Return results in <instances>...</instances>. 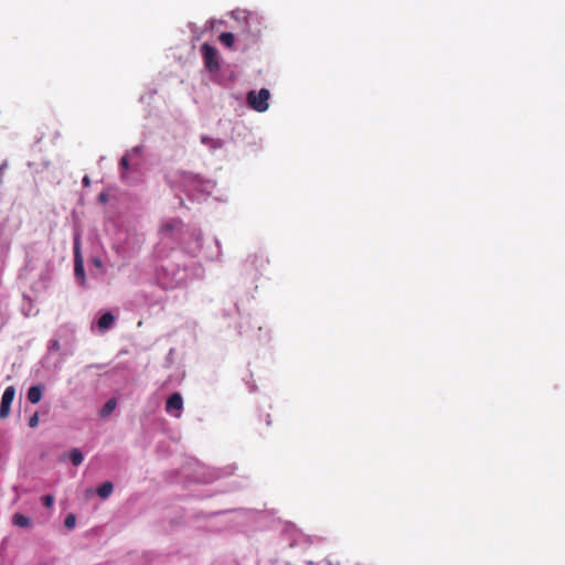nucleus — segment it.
I'll return each mask as SVG.
<instances>
[{
	"mask_svg": "<svg viewBox=\"0 0 565 565\" xmlns=\"http://www.w3.org/2000/svg\"><path fill=\"white\" fill-rule=\"evenodd\" d=\"M160 232H161L162 236L170 237L179 243L182 242L184 235H190L195 241L201 239V233L199 231H196L195 228H193V230L186 228L180 218H172V220L167 221L161 226Z\"/></svg>",
	"mask_w": 565,
	"mask_h": 565,
	"instance_id": "f257e3e1",
	"label": "nucleus"
},
{
	"mask_svg": "<svg viewBox=\"0 0 565 565\" xmlns=\"http://www.w3.org/2000/svg\"><path fill=\"white\" fill-rule=\"evenodd\" d=\"M269 97L270 93L267 88H262L258 92L250 90L247 94V103L254 110L263 113L268 109Z\"/></svg>",
	"mask_w": 565,
	"mask_h": 565,
	"instance_id": "f03ea898",
	"label": "nucleus"
},
{
	"mask_svg": "<svg viewBox=\"0 0 565 565\" xmlns=\"http://www.w3.org/2000/svg\"><path fill=\"white\" fill-rule=\"evenodd\" d=\"M201 53L203 56L205 68L211 73L218 72L221 68V64L218 61L217 50L209 43H203L201 45Z\"/></svg>",
	"mask_w": 565,
	"mask_h": 565,
	"instance_id": "7ed1b4c3",
	"label": "nucleus"
},
{
	"mask_svg": "<svg viewBox=\"0 0 565 565\" xmlns=\"http://www.w3.org/2000/svg\"><path fill=\"white\" fill-rule=\"evenodd\" d=\"M14 395L15 388L13 386H8L4 390L0 403V419H4L9 416Z\"/></svg>",
	"mask_w": 565,
	"mask_h": 565,
	"instance_id": "20e7f679",
	"label": "nucleus"
},
{
	"mask_svg": "<svg viewBox=\"0 0 565 565\" xmlns=\"http://www.w3.org/2000/svg\"><path fill=\"white\" fill-rule=\"evenodd\" d=\"M244 19L248 26L247 32L250 35L252 42H257L258 39L260 38V33H262V30L259 28L260 23L258 21L257 15L253 14V13H246Z\"/></svg>",
	"mask_w": 565,
	"mask_h": 565,
	"instance_id": "39448f33",
	"label": "nucleus"
},
{
	"mask_svg": "<svg viewBox=\"0 0 565 565\" xmlns=\"http://www.w3.org/2000/svg\"><path fill=\"white\" fill-rule=\"evenodd\" d=\"M183 407V399L180 393L171 394L166 403V411L172 414L174 411L180 412Z\"/></svg>",
	"mask_w": 565,
	"mask_h": 565,
	"instance_id": "423d86ee",
	"label": "nucleus"
},
{
	"mask_svg": "<svg viewBox=\"0 0 565 565\" xmlns=\"http://www.w3.org/2000/svg\"><path fill=\"white\" fill-rule=\"evenodd\" d=\"M43 388L41 385H33L28 391V401L31 404H38L42 398Z\"/></svg>",
	"mask_w": 565,
	"mask_h": 565,
	"instance_id": "0eeeda50",
	"label": "nucleus"
},
{
	"mask_svg": "<svg viewBox=\"0 0 565 565\" xmlns=\"http://www.w3.org/2000/svg\"><path fill=\"white\" fill-rule=\"evenodd\" d=\"M114 322L115 317L110 312H106L98 319V328L100 330H107L114 324Z\"/></svg>",
	"mask_w": 565,
	"mask_h": 565,
	"instance_id": "6e6552de",
	"label": "nucleus"
},
{
	"mask_svg": "<svg viewBox=\"0 0 565 565\" xmlns=\"http://www.w3.org/2000/svg\"><path fill=\"white\" fill-rule=\"evenodd\" d=\"M114 486L110 481H106L97 488V494L102 499H107L113 492Z\"/></svg>",
	"mask_w": 565,
	"mask_h": 565,
	"instance_id": "1a4fd4ad",
	"label": "nucleus"
},
{
	"mask_svg": "<svg viewBox=\"0 0 565 565\" xmlns=\"http://www.w3.org/2000/svg\"><path fill=\"white\" fill-rule=\"evenodd\" d=\"M116 406H117V402H116L115 398L108 399L105 403V405L103 406V408L100 409V416L104 417V418L108 417L114 412Z\"/></svg>",
	"mask_w": 565,
	"mask_h": 565,
	"instance_id": "9d476101",
	"label": "nucleus"
},
{
	"mask_svg": "<svg viewBox=\"0 0 565 565\" xmlns=\"http://www.w3.org/2000/svg\"><path fill=\"white\" fill-rule=\"evenodd\" d=\"M12 523L19 527H28L31 523L30 519L21 513L13 514Z\"/></svg>",
	"mask_w": 565,
	"mask_h": 565,
	"instance_id": "9b49d317",
	"label": "nucleus"
},
{
	"mask_svg": "<svg viewBox=\"0 0 565 565\" xmlns=\"http://www.w3.org/2000/svg\"><path fill=\"white\" fill-rule=\"evenodd\" d=\"M74 274L82 281H85V270L83 259L74 260Z\"/></svg>",
	"mask_w": 565,
	"mask_h": 565,
	"instance_id": "f8f14e48",
	"label": "nucleus"
},
{
	"mask_svg": "<svg viewBox=\"0 0 565 565\" xmlns=\"http://www.w3.org/2000/svg\"><path fill=\"white\" fill-rule=\"evenodd\" d=\"M83 454L79 449L74 448L70 452V460L74 466H79L83 462Z\"/></svg>",
	"mask_w": 565,
	"mask_h": 565,
	"instance_id": "ddd939ff",
	"label": "nucleus"
},
{
	"mask_svg": "<svg viewBox=\"0 0 565 565\" xmlns=\"http://www.w3.org/2000/svg\"><path fill=\"white\" fill-rule=\"evenodd\" d=\"M220 41L227 47H232L235 41V36L231 32H223L220 35Z\"/></svg>",
	"mask_w": 565,
	"mask_h": 565,
	"instance_id": "4468645a",
	"label": "nucleus"
},
{
	"mask_svg": "<svg viewBox=\"0 0 565 565\" xmlns=\"http://www.w3.org/2000/svg\"><path fill=\"white\" fill-rule=\"evenodd\" d=\"M83 259L81 253V239L79 236H76L74 239V260Z\"/></svg>",
	"mask_w": 565,
	"mask_h": 565,
	"instance_id": "2eb2a0df",
	"label": "nucleus"
},
{
	"mask_svg": "<svg viewBox=\"0 0 565 565\" xmlns=\"http://www.w3.org/2000/svg\"><path fill=\"white\" fill-rule=\"evenodd\" d=\"M75 523H76V518L74 514H68L66 518H65V521H64V525L67 527V529H73L75 526Z\"/></svg>",
	"mask_w": 565,
	"mask_h": 565,
	"instance_id": "dca6fc26",
	"label": "nucleus"
},
{
	"mask_svg": "<svg viewBox=\"0 0 565 565\" xmlns=\"http://www.w3.org/2000/svg\"><path fill=\"white\" fill-rule=\"evenodd\" d=\"M41 500H42L43 505L46 508H52L54 504V497L52 494H46V495L42 497Z\"/></svg>",
	"mask_w": 565,
	"mask_h": 565,
	"instance_id": "f3484780",
	"label": "nucleus"
},
{
	"mask_svg": "<svg viewBox=\"0 0 565 565\" xmlns=\"http://www.w3.org/2000/svg\"><path fill=\"white\" fill-rule=\"evenodd\" d=\"M39 425V416L38 414H33L29 419V426L31 428H35Z\"/></svg>",
	"mask_w": 565,
	"mask_h": 565,
	"instance_id": "a211bd4d",
	"label": "nucleus"
},
{
	"mask_svg": "<svg viewBox=\"0 0 565 565\" xmlns=\"http://www.w3.org/2000/svg\"><path fill=\"white\" fill-rule=\"evenodd\" d=\"M120 167L124 169V171L129 169V162L126 156L120 159Z\"/></svg>",
	"mask_w": 565,
	"mask_h": 565,
	"instance_id": "6ab92c4d",
	"label": "nucleus"
},
{
	"mask_svg": "<svg viewBox=\"0 0 565 565\" xmlns=\"http://www.w3.org/2000/svg\"><path fill=\"white\" fill-rule=\"evenodd\" d=\"M82 182H83V185H84V186L88 188V186L90 185V179H89V177H88V175H85V177L83 178V181H82Z\"/></svg>",
	"mask_w": 565,
	"mask_h": 565,
	"instance_id": "aec40b11",
	"label": "nucleus"
},
{
	"mask_svg": "<svg viewBox=\"0 0 565 565\" xmlns=\"http://www.w3.org/2000/svg\"><path fill=\"white\" fill-rule=\"evenodd\" d=\"M7 164L2 163L0 166V183H2V177H3V170L6 169Z\"/></svg>",
	"mask_w": 565,
	"mask_h": 565,
	"instance_id": "412c9836",
	"label": "nucleus"
},
{
	"mask_svg": "<svg viewBox=\"0 0 565 565\" xmlns=\"http://www.w3.org/2000/svg\"><path fill=\"white\" fill-rule=\"evenodd\" d=\"M201 140H202L203 143H207L209 141L214 142V140H212V139H210L209 137H205V136H203Z\"/></svg>",
	"mask_w": 565,
	"mask_h": 565,
	"instance_id": "4be33fe9",
	"label": "nucleus"
},
{
	"mask_svg": "<svg viewBox=\"0 0 565 565\" xmlns=\"http://www.w3.org/2000/svg\"><path fill=\"white\" fill-rule=\"evenodd\" d=\"M94 264L97 266V267H102V260L99 258H95L94 259Z\"/></svg>",
	"mask_w": 565,
	"mask_h": 565,
	"instance_id": "5701e85b",
	"label": "nucleus"
},
{
	"mask_svg": "<svg viewBox=\"0 0 565 565\" xmlns=\"http://www.w3.org/2000/svg\"><path fill=\"white\" fill-rule=\"evenodd\" d=\"M99 200H100V201H106V195H105V194H100V195H99Z\"/></svg>",
	"mask_w": 565,
	"mask_h": 565,
	"instance_id": "b1692460",
	"label": "nucleus"
}]
</instances>
